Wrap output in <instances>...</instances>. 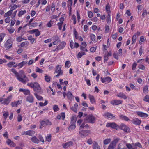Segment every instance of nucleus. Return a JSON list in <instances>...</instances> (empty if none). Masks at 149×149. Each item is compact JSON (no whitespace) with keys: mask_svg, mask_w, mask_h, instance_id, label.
<instances>
[{"mask_svg":"<svg viewBox=\"0 0 149 149\" xmlns=\"http://www.w3.org/2000/svg\"><path fill=\"white\" fill-rule=\"evenodd\" d=\"M27 85L28 86L33 88L34 90L37 92H39L41 90V88L39 84L37 82H35L34 83H28L27 84Z\"/></svg>","mask_w":149,"mask_h":149,"instance_id":"nucleus-1","label":"nucleus"},{"mask_svg":"<svg viewBox=\"0 0 149 149\" xmlns=\"http://www.w3.org/2000/svg\"><path fill=\"white\" fill-rule=\"evenodd\" d=\"M14 40L13 39L10 37L6 41L4 44V47L7 49H9L12 47L13 43Z\"/></svg>","mask_w":149,"mask_h":149,"instance_id":"nucleus-2","label":"nucleus"},{"mask_svg":"<svg viewBox=\"0 0 149 149\" xmlns=\"http://www.w3.org/2000/svg\"><path fill=\"white\" fill-rule=\"evenodd\" d=\"M16 77L19 81L23 83H25L29 81L28 78L24 74H23L22 75L19 74Z\"/></svg>","mask_w":149,"mask_h":149,"instance_id":"nucleus-3","label":"nucleus"},{"mask_svg":"<svg viewBox=\"0 0 149 149\" xmlns=\"http://www.w3.org/2000/svg\"><path fill=\"white\" fill-rule=\"evenodd\" d=\"M106 126L107 127H110L112 129L118 130L119 128V126L118 125L114 122H108L106 124Z\"/></svg>","mask_w":149,"mask_h":149,"instance_id":"nucleus-4","label":"nucleus"},{"mask_svg":"<svg viewBox=\"0 0 149 149\" xmlns=\"http://www.w3.org/2000/svg\"><path fill=\"white\" fill-rule=\"evenodd\" d=\"M91 131L89 130H83L80 131L79 132V135L82 138H84L90 133Z\"/></svg>","mask_w":149,"mask_h":149,"instance_id":"nucleus-5","label":"nucleus"},{"mask_svg":"<svg viewBox=\"0 0 149 149\" xmlns=\"http://www.w3.org/2000/svg\"><path fill=\"white\" fill-rule=\"evenodd\" d=\"M61 65H59L56 66L55 70V72L57 73L58 74L56 75V77H58L63 74V72L61 70Z\"/></svg>","mask_w":149,"mask_h":149,"instance_id":"nucleus-6","label":"nucleus"},{"mask_svg":"<svg viewBox=\"0 0 149 149\" xmlns=\"http://www.w3.org/2000/svg\"><path fill=\"white\" fill-rule=\"evenodd\" d=\"M95 117L91 115L88 116L85 119V120L87 121L88 122L92 124L95 123Z\"/></svg>","mask_w":149,"mask_h":149,"instance_id":"nucleus-7","label":"nucleus"},{"mask_svg":"<svg viewBox=\"0 0 149 149\" xmlns=\"http://www.w3.org/2000/svg\"><path fill=\"white\" fill-rule=\"evenodd\" d=\"M100 80L103 83H108L112 81L111 78L109 77H101Z\"/></svg>","mask_w":149,"mask_h":149,"instance_id":"nucleus-8","label":"nucleus"},{"mask_svg":"<svg viewBox=\"0 0 149 149\" xmlns=\"http://www.w3.org/2000/svg\"><path fill=\"white\" fill-rule=\"evenodd\" d=\"M64 15H62L61 17L59 19V21L60 22L57 24L58 26L59 29L60 30H61L62 29V26L64 20Z\"/></svg>","mask_w":149,"mask_h":149,"instance_id":"nucleus-9","label":"nucleus"},{"mask_svg":"<svg viewBox=\"0 0 149 149\" xmlns=\"http://www.w3.org/2000/svg\"><path fill=\"white\" fill-rule=\"evenodd\" d=\"M12 98V95L8 96L7 98L3 100V101L2 102V103L6 105L8 104L10 102Z\"/></svg>","mask_w":149,"mask_h":149,"instance_id":"nucleus-10","label":"nucleus"},{"mask_svg":"<svg viewBox=\"0 0 149 149\" xmlns=\"http://www.w3.org/2000/svg\"><path fill=\"white\" fill-rule=\"evenodd\" d=\"M122 101L120 100H111L110 103L113 105H117L121 104Z\"/></svg>","mask_w":149,"mask_h":149,"instance_id":"nucleus-11","label":"nucleus"},{"mask_svg":"<svg viewBox=\"0 0 149 149\" xmlns=\"http://www.w3.org/2000/svg\"><path fill=\"white\" fill-rule=\"evenodd\" d=\"M28 32L30 34L35 33V35L36 36H38L40 34V31L38 29H36L31 30L28 31Z\"/></svg>","mask_w":149,"mask_h":149,"instance_id":"nucleus-12","label":"nucleus"},{"mask_svg":"<svg viewBox=\"0 0 149 149\" xmlns=\"http://www.w3.org/2000/svg\"><path fill=\"white\" fill-rule=\"evenodd\" d=\"M130 144H131L132 146V149H137V147H138L140 148H142V146L141 144L140 143L138 142H136L135 143H132Z\"/></svg>","mask_w":149,"mask_h":149,"instance_id":"nucleus-13","label":"nucleus"},{"mask_svg":"<svg viewBox=\"0 0 149 149\" xmlns=\"http://www.w3.org/2000/svg\"><path fill=\"white\" fill-rule=\"evenodd\" d=\"M52 40L54 41L53 43V44L54 45H57L60 42L59 38L57 36H55L53 37Z\"/></svg>","mask_w":149,"mask_h":149,"instance_id":"nucleus-14","label":"nucleus"},{"mask_svg":"<svg viewBox=\"0 0 149 149\" xmlns=\"http://www.w3.org/2000/svg\"><path fill=\"white\" fill-rule=\"evenodd\" d=\"M103 116L112 119H114L116 118V117L113 115L108 112L104 113Z\"/></svg>","mask_w":149,"mask_h":149,"instance_id":"nucleus-15","label":"nucleus"},{"mask_svg":"<svg viewBox=\"0 0 149 149\" xmlns=\"http://www.w3.org/2000/svg\"><path fill=\"white\" fill-rule=\"evenodd\" d=\"M119 129H121L125 132H127L128 131L129 128L125 124H122L119 126Z\"/></svg>","mask_w":149,"mask_h":149,"instance_id":"nucleus-16","label":"nucleus"},{"mask_svg":"<svg viewBox=\"0 0 149 149\" xmlns=\"http://www.w3.org/2000/svg\"><path fill=\"white\" fill-rule=\"evenodd\" d=\"M136 113L138 116L141 117L146 118L148 116L147 113L141 111H136Z\"/></svg>","mask_w":149,"mask_h":149,"instance_id":"nucleus-17","label":"nucleus"},{"mask_svg":"<svg viewBox=\"0 0 149 149\" xmlns=\"http://www.w3.org/2000/svg\"><path fill=\"white\" fill-rule=\"evenodd\" d=\"M73 144V143L72 141H70L63 144V146L64 148H66L72 146Z\"/></svg>","mask_w":149,"mask_h":149,"instance_id":"nucleus-18","label":"nucleus"},{"mask_svg":"<svg viewBox=\"0 0 149 149\" xmlns=\"http://www.w3.org/2000/svg\"><path fill=\"white\" fill-rule=\"evenodd\" d=\"M7 144L10 146V147H14L16 145L14 142L12 141L9 139H8L6 141Z\"/></svg>","mask_w":149,"mask_h":149,"instance_id":"nucleus-19","label":"nucleus"},{"mask_svg":"<svg viewBox=\"0 0 149 149\" xmlns=\"http://www.w3.org/2000/svg\"><path fill=\"white\" fill-rule=\"evenodd\" d=\"M19 91L22 92L24 94L26 95H30V91L28 89H24L23 88H20L19 89Z\"/></svg>","mask_w":149,"mask_h":149,"instance_id":"nucleus-20","label":"nucleus"},{"mask_svg":"<svg viewBox=\"0 0 149 149\" xmlns=\"http://www.w3.org/2000/svg\"><path fill=\"white\" fill-rule=\"evenodd\" d=\"M88 97H89L90 101L91 104H95V100L93 96L90 94H89L88 95Z\"/></svg>","mask_w":149,"mask_h":149,"instance_id":"nucleus-21","label":"nucleus"},{"mask_svg":"<svg viewBox=\"0 0 149 149\" xmlns=\"http://www.w3.org/2000/svg\"><path fill=\"white\" fill-rule=\"evenodd\" d=\"M117 96L119 97L126 99L127 98L126 95L122 92H120L117 95Z\"/></svg>","mask_w":149,"mask_h":149,"instance_id":"nucleus-22","label":"nucleus"},{"mask_svg":"<svg viewBox=\"0 0 149 149\" xmlns=\"http://www.w3.org/2000/svg\"><path fill=\"white\" fill-rule=\"evenodd\" d=\"M132 122L133 124L135 125H140L141 123V121L137 118L133 119Z\"/></svg>","mask_w":149,"mask_h":149,"instance_id":"nucleus-23","label":"nucleus"},{"mask_svg":"<svg viewBox=\"0 0 149 149\" xmlns=\"http://www.w3.org/2000/svg\"><path fill=\"white\" fill-rule=\"evenodd\" d=\"M22 101L18 100L17 101L12 102L11 103V105L12 107H17L21 103Z\"/></svg>","mask_w":149,"mask_h":149,"instance_id":"nucleus-24","label":"nucleus"},{"mask_svg":"<svg viewBox=\"0 0 149 149\" xmlns=\"http://www.w3.org/2000/svg\"><path fill=\"white\" fill-rule=\"evenodd\" d=\"M74 35L75 37L77 39H78L79 41H82L83 40L81 36H78L77 35V32L75 31H74Z\"/></svg>","mask_w":149,"mask_h":149,"instance_id":"nucleus-25","label":"nucleus"},{"mask_svg":"<svg viewBox=\"0 0 149 149\" xmlns=\"http://www.w3.org/2000/svg\"><path fill=\"white\" fill-rule=\"evenodd\" d=\"M26 101L30 103H32L33 102V96L31 95L28 96L26 98Z\"/></svg>","mask_w":149,"mask_h":149,"instance_id":"nucleus-26","label":"nucleus"},{"mask_svg":"<svg viewBox=\"0 0 149 149\" xmlns=\"http://www.w3.org/2000/svg\"><path fill=\"white\" fill-rule=\"evenodd\" d=\"M7 65L9 68L16 67H17V64L15 62H10L7 64Z\"/></svg>","mask_w":149,"mask_h":149,"instance_id":"nucleus-27","label":"nucleus"},{"mask_svg":"<svg viewBox=\"0 0 149 149\" xmlns=\"http://www.w3.org/2000/svg\"><path fill=\"white\" fill-rule=\"evenodd\" d=\"M68 98L70 100H72L74 98V96L70 91H68L67 93Z\"/></svg>","mask_w":149,"mask_h":149,"instance_id":"nucleus-28","label":"nucleus"},{"mask_svg":"<svg viewBox=\"0 0 149 149\" xmlns=\"http://www.w3.org/2000/svg\"><path fill=\"white\" fill-rule=\"evenodd\" d=\"M26 61H23L19 63L18 64H17V66L19 67V68H20L23 67L24 65L26 64L27 63Z\"/></svg>","mask_w":149,"mask_h":149,"instance_id":"nucleus-29","label":"nucleus"},{"mask_svg":"<svg viewBox=\"0 0 149 149\" xmlns=\"http://www.w3.org/2000/svg\"><path fill=\"white\" fill-rule=\"evenodd\" d=\"M65 115L64 112H62L60 114L58 115L57 116V118L58 119H60L61 118L63 120H64L65 118Z\"/></svg>","mask_w":149,"mask_h":149,"instance_id":"nucleus-30","label":"nucleus"},{"mask_svg":"<svg viewBox=\"0 0 149 149\" xmlns=\"http://www.w3.org/2000/svg\"><path fill=\"white\" fill-rule=\"evenodd\" d=\"M86 54V53L84 52L83 51H80L79 52L78 54L77 55V58H81L82 56H83L85 55Z\"/></svg>","mask_w":149,"mask_h":149,"instance_id":"nucleus-31","label":"nucleus"},{"mask_svg":"<svg viewBox=\"0 0 149 149\" xmlns=\"http://www.w3.org/2000/svg\"><path fill=\"white\" fill-rule=\"evenodd\" d=\"M51 79V78L50 76L47 74L45 75V80L47 82H50Z\"/></svg>","mask_w":149,"mask_h":149,"instance_id":"nucleus-32","label":"nucleus"},{"mask_svg":"<svg viewBox=\"0 0 149 149\" xmlns=\"http://www.w3.org/2000/svg\"><path fill=\"white\" fill-rule=\"evenodd\" d=\"M32 141L35 143H39V140L35 136H34L31 138Z\"/></svg>","mask_w":149,"mask_h":149,"instance_id":"nucleus-33","label":"nucleus"},{"mask_svg":"<svg viewBox=\"0 0 149 149\" xmlns=\"http://www.w3.org/2000/svg\"><path fill=\"white\" fill-rule=\"evenodd\" d=\"M78 107V105L77 104H75L74 107L71 108V109L74 112H77V108Z\"/></svg>","mask_w":149,"mask_h":149,"instance_id":"nucleus-34","label":"nucleus"},{"mask_svg":"<svg viewBox=\"0 0 149 149\" xmlns=\"http://www.w3.org/2000/svg\"><path fill=\"white\" fill-rule=\"evenodd\" d=\"M110 8V6L109 5H108L106 6V10L108 14V16H109L110 14H111Z\"/></svg>","mask_w":149,"mask_h":149,"instance_id":"nucleus-35","label":"nucleus"},{"mask_svg":"<svg viewBox=\"0 0 149 149\" xmlns=\"http://www.w3.org/2000/svg\"><path fill=\"white\" fill-rule=\"evenodd\" d=\"M119 117L120 118L123 120H124L126 121H128L129 120L128 118L126 116H124L123 115H119Z\"/></svg>","mask_w":149,"mask_h":149,"instance_id":"nucleus-36","label":"nucleus"},{"mask_svg":"<svg viewBox=\"0 0 149 149\" xmlns=\"http://www.w3.org/2000/svg\"><path fill=\"white\" fill-rule=\"evenodd\" d=\"M71 65V62L69 61H67L65 62V68H68L70 67Z\"/></svg>","mask_w":149,"mask_h":149,"instance_id":"nucleus-37","label":"nucleus"},{"mask_svg":"<svg viewBox=\"0 0 149 149\" xmlns=\"http://www.w3.org/2000/svg\"><path fill=\"white\" fill-rule=\"evenodd\" d=\"M119 139L118 138L115 139L111 143L116 147V143L119 141Z\"/></svg>","mask_w":149,"mask_h":149,"instance_id":"nucleus-38","label":"nucleus"},{"mask_svg":"<svg viewBox=\"0 0 149 149\" xmlns=\"http://www.w3.org/2000/svg\"><path fill=\"white\" fill-rule=\"evenodd\" d=\"M93 149H100L98 143L96 142L93 143Z\"/></svg>","mask_w":149,"mask_h":149,"instance_id":"nucleus-39","label":"nucleus"},{"mask_svg":"<svg viewBox=\"0 0 149 149\" xmlns=\"http://www.w3.org/2000/svg\"><path fill=\"white\" fill-rule=\"evenodd\" d=\"M28 43L27 41L21 43L20 46L22 47H26L28 46Z\"/></svg>","mask_w":149,"mask_h":149,"instance_id":"nucleus-40","label":"nucleus"},{"mask_svg":"<svg viewBox=\"0 0 149 149\" xmlns=\"http://www.w3.org/2000/svg\"><path fill=\"white\" fill-rule=\"evenodd\" d=\"M111 139L110 138H107L103 141V143L104 145L108 144L111 141Z\"/></svg>","mask_w":149,"mask_h":149,"instance_id":"nucleus-41","label":"nucleus"},{"mask_svg":"<svg viewBox=\"0 0 149 149\" xmlns=\"http://www.w3.org/2000/svg\"><path fill=\"white\" fill-rule=\"evenodd\" d=\"M13 13V12L10 10L8 11L7 13H5L4 14V17H7L10 16Z\"/></svg>","mask_w":149,"mask_h":149,"instance_id":"nucleus-42","label":"nucleus"},{"mask_svg":"<svg viewBox=\"0 0 149 149\" xmlns=\"http://www.w3.org/2000/svg\"><path fill=\"white\" fill-rule=\"evenodd\" d=\"M3 118L6 120L8 116V113L7 111H3Z\"/></svg>","mask_w":149,"mask_h":149,"instance_id":"nucleus-43","label":"nucleus"},{"mask_svg":"<svg viewBox=\"0 0 149 149\" xmlns=\"http://www.w3.org/2000/svg\"><path fill=\"white\" fill-rule=\"evenodd\" d=\"M40 128H42L43 127L46 125V121H42L40 122Z\"/></svg>","mask_w":149,"mask_h":149,"instance_id":"nucleus-44","label":"nucleus"},{"mask_svg":"<svg viewBox=\"0 0 149 149\" xmlns=\"http://www.w3.org/2000/svg\"><path fill=\"white\" fill-rule=\"evenodd\" d=\"M26 40V39L22 38L21 36H19L16 38V41L18 42H21L23 40Z\"/></svg>","mask_w":149,"mask_h":149,"instance_id":"nucleus-45","label":"nucleus"},{"mask_svg":"<svg viewBox=\"0 0 149 149\" xmlns=\"http://www.w3.org/2000/svg\"><path fill=\"white\" fill-rule=\"evenodd\" d=\"M7 30L9 33L11 34L14 32L15 31V29L13 27H10L7 28Z\"/></svg>","mask_w":149,"mask_h":149,"instance_id":"nucleus-46","label":"nucleus"},{"mask_svg":"<svg viewBox=\"0 0 149 149\" xmlns=\"http://www.w3.org/2000/svg\"><path fill=\"white\" fill-rule=\"evenodd\" d=\"M76 117L75 116H73L71 118V124H75L76 121Z\"/></svg>","mask_w":149,"mask_h":149,"instance_id":"nucleus-47","label":"nucleus"},{"mask_svg":"<svg viewBox=\"0 0 149 149\" xmlns=\"http://www.w3.org/2000/svg\"><path fill=\"white\" fill-rule=\"evenodd\" d=\"M53 109L54 112H57L59 110V108L56 105H54L53 107Z\"/></svg>","mask_w":149,"mask_h":149,"instance_id":"nucleus-48","label":"nucleus"},{"mask_svg":"<svg viewBox=\"0 0 149 149\" xmlns=\"http://www.w3.org/2000/svg\"><path fill=\"white\" fill-rule=\"evenodd\" d=\"M36 72L39 73H42L43 72V70L39 68L38 67H36Z\"/></svg>","mask_w":149,"mask_h":149,"instance_id":"nucleus-49","label":"nucleus"},{"mask_svg":"<svg viewBox=\"0 0 149 149\" xmlns=\"http://www.w3.org/2000/svg\"><path fill=\"white\" fill-rule=\"evenodd\" d=\"M5 36V34L4 33H1L0 34V43L2 42Z\"/></svg>","mask_w":149,"mask_h":149,"instance_id":"nucleus-50","label":"nucleus"},{"mask_svg":"<svg viewBox=\"0 0 149 149\" xmlns=\"http://www.w3.org/2000/svg\"><path fill=\"white\" fill-rule=\"evenodd\" d=\"M76 127L75 124H71V125L68 128V130H72L74 129Z\"/></svg>","mask_w":149,"mask_h":149,"instance_id":"nucleus-51","label":"nucleus"},{"mask_svg":"<svg viewBox=\"0 0 149 149\" xmlns=\"http://www.w3.org/2000/svg\"><path fill=\"white\" fill-rule=\"evenodd\" d=\"M38 3L45 5L47 3V1L46 0H38Z\"/></svg>","mask_w":149,"mask_h":149,"instance_id":"nucleus-52","label":"nucleus"},{"mask_svg":"<svg viewBox=\"0 0 149 149\" xmlns=\"http://www.w3.org/2000/svg\"><path fill=\"white\" fill-rule=\"evenodd\" d=\"M136 35H134L132 38V44H134L136 42Z\"/></svg>","mask_w":149,"mask_h":149,"instance_id":"nucleus-53","label":"nucleus"},{"mask_svg":"<svg viewBox=\"0 0 149 149\" xmlns=\"http://www.w3.org/2000/svg\"><path fill=\"white\" fill-rule=\"evenodd\" d=\"M26 13V11L25 10H21L19 12L18 16L19 17H21L24 14Z\"/></svg>","mask_w":149,"mask_h":149,"instance_id":"nucleus-54","label":"nucleus"},{"mask_svg":"<svg viewBox=\"0 0 149 149\" xmlns=\"http://www.w3.org/2000/svg\"><path fill=\"white\" fill-rule=\"evenodd\" d=\"M88 17L89 18H91L93 17V13L91 11H88Z\"/></svg>","mask_w":149,"mask_h":149,"instance_id":"nucleus-55","label":"nucleus"},{"mask_svg":"<svg viewBox=\"0 0 149 149\" xmlns=\"http://www.w3.org/2000/svg\"><path fill=\"white\" fill-rule=\"evenodd\" d=\"M28 135L30 136H32L35 133V132L33 130H28L27 131Z\"/></svg>","mask_w":149,"mask_h":149,"instance_id":"nucleus-56","label":"nucleus"},{"mask_svg":"<svg viewBox=\"0 0 149 149\" xmlns=\"http://www.w3.org/2000/svg\"><path fill=\"white\" fill-rule=\"evenodd\" d=\"M90 37L92 40L94 41L95 39L96 36L95 35L93 34H91L90 35Z\"/></svg>","mask_w":149,"mask_h":149,"instance_id":"nucleus-57","label":"nucleus"},{"mask_svg":"<svg viewBox=\"0 0 149 149\" xmlns=\"http://www.w3.org/2000/svg\"><path fill=\"white\" fill-rule=\"evenodd\" d=\"M50 10L52 12L54 11L55 10V5L54 3H52L50 6Z\"/></svg>","mask_w":149,"mask_h":149,"instance_id":"nucleus-58","label":"nucleus"},{"mask_svg":"<svg viewBox=\"0 0 149 149\" xmlns=\"http://www.w3.org/2000/svg\"><path fill=\"white\" fill-rule=\"evenodd\" d=\"M110 31V28L109 26L106 25L105 26V33H108Z\"/></svg>","mask_w":149,"mask_h":149,"instance_id":"nucleus-59","label":"nucleus"},{"mask_svg":"<svg viewBox=\"0 0 149 149\" xmlns=\"http://www.w3.org/2000/svg\"><path fill=\"white\" fill-rule=\"evenodd\" d=\"M11 71L12 72H13L15 75V76L16 77H17V76L19 75V74H18V72H17V71L14 68H12V69H11Z\"/></svg>","mask_w":149,"mask_h":149,"instance_id":"nucleus-60","label":"nucleus"},{"mask_svg":"<svg viewBox=\"0 0 149 149\" xmlns=\"http://www.w3.org/2000/svg\"><path fill=\"white\" fill-rule=\"evenodd\" d=\"M138 68L142 70H145V66L141 64H140L138 65Z\"/></svg>","mask_w":149,"mask_h":149,"instance_id":"nucleus-61","label":"nucleus"},{"mask_svg":"<svg viewBox=\"0 0 149 149\" xmlns=\"http://www.w3.org/2000/svg\"><path fill=\"white\" fill-rule=\"evenodd\" d=\"M97 47H91L90 49V51L91 52L93 53L97 49Z\"/></svg>","mask_w":149,"mask_h":149,"instance_id":"nucleus-62","label":"nucleus"},{"mask_svg":"<svg viewBox=\"0 0 149 149\" xmlns=\"http://www.w3.org/2000/svg\"><path fill=\"white\" fill-rule=\"evenodd\" d=\"M143 100L147 102H149V96L148 95H146L143 99Z\"/></svg>","mask_w":149,"mask_h":149,"instance_id":"nucleus-63","label":"nucleus"},{"mask_svg":"<svg viewBox=\"0 0 149 149\" xmlns=\"http://www.w3.org/2000/svg\"><path fill=\"white\" fill-rule=\"evenodd\" d=\"M115 147L114 145L110 143L109 146L107 149H114Z\"/></svg>","mask_w":149,"mask_h":149,"instance_id":"nucleus-64","label":"nucleus"}]
</instances>
